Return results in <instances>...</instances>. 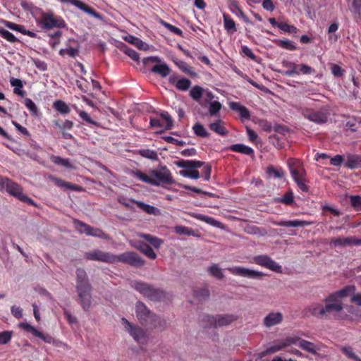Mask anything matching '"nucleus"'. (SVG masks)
Here are the masks:
<instances>
[{
	"mask_svg": "<svg viewBox=\"0 0 361 361\" xmlns=\"http://www.w3.org/2000/svg\"><path fill=\"white\" fill-rule=\"evenodd\" d=\"M355 286H347L343 288L335 291L326 297L323 302H313L304 310L306 317L314 316L317 318L329 317L330 315L338 314L343 310V299L353 292Z\"/></svg>",
	"mask_w": 361,
	"mask_h": 361,
	"instance_id": "1",
	"label": "nucleus"
},
{
	"mask_svg": "<svg viewBox=\"0 0 361 361\" xmlns=\"http://www.w3.org/2000/svg\"><path fill=\"white\" fill-rule=\"evenodd\" d=\"M75 289L78 296V302L84 311L89 312L92 307V287L86 271L81 268L76 270Z\"/></svg>",
	"mask_w": 361,
	"mask_h": 361,
	"instance_id": "2",
	"label": "nucleus"
},
{
	"mask_svg": "<svg viewBox=\"0 0 361 361\" xmlns=\"http://www.w3.org/2000/svg\"><path fill=\"white\" fill-rule=\"evenodd\" d=\"M36 23L44 30L66 27L65 20L61 17L55 16L52 12H43L39 18H36Z\"/></svg>",
	"mask_w": 361,
	"mask_h": 361,
	"instance_id": "3",
	"label": "nucleus"
},
{
	"mask_svg": "<svg viewBox=\"0 0 361 361\" xmlns=\"http://www.w3.org/2000/svg\"><path fill=\"white\" fill-rule=\"evenodd\" d=\"M131 286L152 301H161L166 297L165 293L159 288H155L152 286L142 281H133Z\"/></svg>",
	"mask_w": 361,
	"mask_h": 361,
	"instance_id": "4",
	"label": "nucleus"
},
{
	"mask_svg": "<svg viewBox=\"0 0 361 361\" xmlns=\"http://www.w3.org/2000/svg\"><path fill=\"white\" fill-rule=\"evenodd\" d=\"M237 319V317L234 314H216L204 315L202 319V324L206 328H217L228 326Z\"/></svg>",
	"mask_w": 361,
	"mask_h": 361,
	"instance_id": "5",
	"label": "nucleus"
},
{
	"mask_svg": "<svg viewBox=\"0 0 361 361\" xmlns=\"http://www.w3.org/2000/svg\"><path fill=\"white\" fill-rule=\"evenodd\" d=\"M121 324L136 343L142 345L147 343L148 336L142 328L133 324L124 317L121 319Z\"/></svg>",
	"mask_w": 361,
	"mask_h": 361,
	"instance_id": "6",
	"label": "nucleus"
},
{
	"mask_svg": "<svg viewBox=\"0 0 361 361\" xmlns=\"http://www.w3.org/2000/svg\"><path fill=\"white\" fill-rule=\"evenodd\" d=\"M150 175L152 176V180L157 184L154 186H160L162 184L171 185L174 183L171 173L166 166H160L157 169L150 171Z\"/></svg>",
	"mask_w": 361,
	"mask_h": 361,
	"instance_id": "7",
	"label": "nucleus"
},
{
	"mask_svg": "<svg viewBox=\"0 0 361 361\" xmlns=\"http://www.w3.org/2000/svg\"><path fill=\"white\" fill-rule=\"evenodd\" d=\"M84 258L87 260L97 261L108 264L115 263V255L99 249L92 250L85 252Z\"/></svg>",
	"mask_w": 361,
	"mask_h": 361,
	"instance_id": "8",
	"label": "nucleus"
},
{
	"mask_svg": "<svg viewBox=\"0 0 361 361\" xmlns=\"http://www.w3.org/2000/svg\"><path fill=\"white\" fill-rule=\"evenodd\" d=\"M227 269L233 275L239 276L250 279L260 280L265 276V274L262 271L240 266L228 267Z\"/></svg>",
	"mask_w": 361,
	"mask_h": 361,
	"instance_id": "9",
	"label": "nucleus"
},
{
	"mask_svg": "<svg viewBox=\"0 0 361 361\" xmlns=\"http://www.w3.org/2000/svg\"><path fill=\"white\" fill-rule=\"evenodd\" d=\"M123 262L132 267H141L145 260L134 252H126L118 255H115V263Z\"/></svg>",
	"mask_w": 361,
	"mask_h": 361,
	"instance_id": "10",
	"label": "nucleus"
},
{
	"mask_svg": "<svg viewBox=\"0 0 361 361\" xmlns=\"http://www.w3.org/2000/svg\"><path fill=\"white\" fill-rule=\"evenodd\" d=\"M255 264L269 269L276 273L282 272V267L276 262L273 260L270 257L266 255H260L254 257L253 258Z\"/></svg>",
	"mask_w": 361,
	"mask_h": 361,
	"instance_id": "11",
	"label": "nucleus"
},
{
	"mask_svg": "<svg viewBox=\"0 0 361 361\" xmlns=\"http://www.w3.org/2000/svg\"><path fill=\"white\" fill-rule=\"evenodd\" d=\"M302 115L306 119L318 125L324 124L328 121L327 114L309 108L303 109L302 110Z\"/></svg>",
	"mask_w": 361,
	"mask_h": 361,
	"instance_id": "12",
	"label": "nucleus"
},
{
	"mask_svg": "<svg viewBox=\"0 0 361 361\" xmlns=\"http://www.w3.org/2000/svg\"><path fill=\"white\" fill-rule=\"evenodd\" d=\"M301 340L302 338L298 336H288L283 340L276 342L274 345L268 348L266 352L267 353H273L290 345H296L298 346L299 341Z\"/></svg>",
	"mask_w": 361,
	"mask_h": 361,
	"instance_id": "13",
	"label": "nucleus"
},
{
	"mask_svg": "<svg viewBox=\"0 0 361 361\" xmlns=\"http://www.w3.org/2000/svg\"><path fill=\"white\" fill-rule=\"evenodd\" d=\"M136 317L140 324L145 326L152 319L153 313L142 302H137L135 306Z\"/></svg>",
	"mask_w": 361,
	"mask_h": 361,
	"instance_id": "14",
	"label": "nucleus"
},
{
	"mask_svg": "<svg viewBox=\"0 0 361 361\" xmlns=\"http://www.w3.org/2000/svg\"><path fill=\"white\" fill-rule=\"evenodd\" d=\"M287 165L292 178H295L300 176H306V171L304 169L303 163L300 160L295 158H290L288 159Z\"/></svg>",
	"mask_w": 361,
	"mask_h": 361,
	"instance_id": "15",
	"label": "nucleus"
},
{
	"mask_svg": "<svg viewBox=\"0 0 361 361\" xmlns=\"http://www.w3.org/2000/svg\"><path fill=\"white\" fill-rule=\"evenodd\" d=\"M61 3H69L75 7L78 8L79 9L82 10L85 13L92 16V17L99 19L102 20V16L95 11L94 9H92L90 6H87L85 3L82 2L80 0H58Z\"/></svg>",
	"mask_w": 361,
	"mask_h": 361,
	"instance_id": "16",
	"label": "nucleus"
},
{
	"mask_svg": "<svg viewBox=\"0 0 361 361\" xmlns=\"http://www.w3.org/2000/svg\"><path fill=\"white\" fill-rule=\"evenodd\" d=\"M18 326L25 331L32 334L35 336L39 338L45 343H51L53 341V338L51 336L44 335L42 332L39 331L36 328L27 322L20 323Z\"/></svg>",
	"mask_w": 361,
	"mask_h": 361,
	"instance_id": "17",
	"label": "nucleus"
},
{
	"mask_svg": "<svg viewBox=\"0 0 361 361\" xmlns=\"http://www.w3.org/2000/svg\"><path fill=\"white\" fill-rule=\"evenodd\" d=\"M330 244L334 247H340V246H348V245H361V238H356L354 237H348V238H332Z\"/></svg>",
	"mask_w": 361,
	"mask_h": 361,
	"instance_id": "18",
	"label": "nucleus"
},
{
	"mask_svg": "<svg viewBox=\"0 0 361 361\" xmlns=\"http://www.w3.org/2000/svg\"><path fill=\"white\" fill-rule=\"evenodd\" d=\"M283 314L281 312H271L264 318V325L267 328L281 324L283 321Z\"/></svg>",
	"mask_w": 361,
	"mask_h": 361,
	"instance_id": "19",
	"label": "nucleus"
},
{
	"mask_svg": "<svg viewBox=\"0 0 361 361\" xmlns=\"http://www.w3.org/2000/svg\"><path fill=\"white\" fill-rule=\"evenodd\" d=\"M311 222L307 221H302L298 219L294 220H281L273 221V224L278 226H284L288 228H295L298 226H306L311 225Z\"/></svg>",
	"mask_w": 361,
	"mask_h": 361,
	"instance_id": "20",
	"label": "nucleus"
},
{
	"mask_svg": "<svg viewBox=\"0 0 361 361\" xmlns=\"http://www.w3.org/2000/svg\"><path fill=\"white\" fill-rule=\"evenodd\" d=\"M145 326H147L151 329H157L159 331H162L166 327V322L164 318L153 314L152 319H149Z\"/></svg>",
	"mask_w": 361,
	"mask_h": 361,
	"instance_id": "21",
	"label": "nucleus"
},
{
	"mask_svg": "<svg viewBox=\"0 0 361 361\" xmlns=\"http://www.w3.org/2000/svg\"><path fill=\"white\" fill-rule=\"evenodd\" d=\"M281 64L283 67L287 68L286 71H279L282 75L288 77L299 75L300 72L297 70L298 65L295 63L288 60H283Z\"/></svg>",
	"mask_w": 361,
	"mask_h": 361,
	"instance_id": "22",
	"label": "nucleus"
},
{
	"mask_svg": "<svg viewBox=\"0 0 361 361\" xmlns=\"http://www.w3.org/2000/svg\"><path fill=\"white\" fill-rule=\"evenodd\" d=\"M345 166L350 169L361 168V155L348 154L346 155Z\"/></svg>",
	"mask_w": 361,
	"mask_h": 361,
	"instance_id": "23",
	"label": "nucleus"
},
{
	"mask_svg": "<svg viewBox=\"0 0 361 361\" xmlns=\"http://www.w3.org/2000/svg\"><path fill=\"white\" fill-rule=\"evenodd\" d=\"M229 107L231 110L238 112L241 118L249 119L250 118L249 110L239 102H229Z\"/></svg>",
	"mask_w": 361,
	"mask_h": 361,
	"instance_id": "24",
	"label": "nucleus"
},
{
	"mask_svg": "<svg viewBox=\"0 0 361 361\" xmlns=\"http://www.w3.org/2000/svg\"><path fill=\"white\" fill-rule=\"evenodd\" d=\"M4 190H6L11 195L19 198L20 195L23 193L21 187L15 182H13L8 178V181L6 183Z\"/></svg>",
	"mask_w": 361,
	"mask_h": 361,
	"instance_id": "25",
	"label": "nucleus"
},
{
	"mask_svg": "<svg viewBox=\"0 0 361 361\" xmlns=\"http://www.w3.org/2000/svg\"><path fill=\"white\" fill-rule=\"evenodd\" d=\"M211 130L221 136H226L228 130L224 127V122L221 119H217L215 122L209 125Z\"/></svg>",
	"mask_w": 361,
	"mask_h": 361,
	"instance_id": "26",
	"label": "nucleus"
},
{
	"mask_svg": "<svg viewBox=\"0 0 361 361\" xmlns=\"http://www.w3.org/2000/svg\"><path fill=\"white\" fill-rule=\"evenodd\" d=\"M169 81L171 84L175 85L176 88L180 91H186L191 85V81L188 78H182L176 81L175 78L170 77Z\"/></svg>",
	"mask_w": 361,
	"mask_h": 361,
	"instance_id": "27",
	"label": "nucleus"
},
{
	"mask_svg": "<svg viewBox=\"0 0 361 361\" xmlns=\"http://www.w3.org/2000/svg\"><path fill=\"white\" fill-rule=\"evenodd\" d=\"M137 235L147 240L156 249H159L164 243V240L162 239L150 234L140 233Z\"/></svg>",
	"mask_w": 361,
	"mask_h": 361,
	"instance_id": "28",
	"label": "nucleus"
},
{
	"mask_svg": "<svg viewBox=\"0 0 361 361\" xmlns=\"http://www.w3.org/2000/svg\"><path fill=\"white\" fill-rule=\"evenodd\" d=\"M230 149L233 152L246 154L249 156H254V150L249 146L244 144H234L230 146Z\"/></svg>",
	"mask_w": 361,
	"mask_h": 361,
	"instance_id": "29",
	"label": "nucleus"
},
{
	"mask_svg": "<svg viewBox=\"0 0 361 361\" xmlns=\"http://www.w3.org/2000/svg\"><path fill=\"white\" fill-rule=\"evenodd\" d=\"M135 247L139 250L142 253H143L145 256L151 259H154L157 258V254L154 252L152 248L143 242H139L137 245Z\"/></svg>",
	"mask_w": 361,
	"mask_h": 361,
	"instance_id": "30",
	"label": "nucleus"
},
{
	"mask_svg": "<svg viewBox=\"0 0 361 361\" xmlns=\"http://www.w3.org/2000/svg\"><path fill=\"white\" fill-rule=\"evenodd\" d=\"M151 71L159 75L162 78H165L169 75L171 69L166 63H158L154 66Z\"/></svg>",
	"mask_w": 361,
	"mask_h": 361,
	"instance_id": "31",
	"label": "nucleus"
},
{
	"mask_svg": "<svg viewBox=\"0 0 361 361\" xmlns=\"http://www.w3.org/2000/svg\"><path fill=\"white\" fill-rule=\"evenodd\" d=\"M350 11L356 22L361 20V0H352Z\"/></svg>",
	"mask_w": 361,
	"mask_h": 361,
	"instance_id": "32",
	"label": "nucleus"
},
{
	"mask_svg": "<svg viewBox=\"0 0 361 361\" xmlns=\"http://www.w3.org/2000/svg\"><path fill=\"white\" fill-rule=\"evenodd\" d=\"M51 180L53 181V183L60 187V188H64L66 189H70L75 191H80V187L76 185L71 184L68 182H66L60 178H56V177H51Z\"/></svg>",
	"mask_w": 361,
	"mask_h": 361,
	"instance_id": "33",
	"label": "nucleus"
},
{
	"mask_svg": "<svg viewBox=\"0 0 361 361\" xmlns=\"http://www.w3.org/2000/svg\"><path fill=\"white\" fill-rule=\"evenodd\" d=\"M125 40L128 42L136 46L140 50H147L149 47L148 44L145 42L142 41L140 38L133 35H128L125 38Z\"/></svg>",
	"mask_w": 361,
	"mask_h": 361,
	"instance_id": "34",
	"label": "nucleus"
},
{
	"mask_svg": "<svg viewBox=\"0 0 361 361\" xmlns=\"http://www.w3.org/2000/svg\"><path fill=\"white\" fill-rule=\"evenodd\" d=\"M10 83L12 87H13V92L19 95L22 97L25 96V91L23 90V82L18 78H11L10 80Z\"/></svg>",
	"mask_w": 361,
	"mask_h": 361,
	"instance_id": "35",
	"label": "nucleus"
},
{
	"mask_svg": "<svg viewBox=\"0 0 361 361\" xmlns=\"http://www.w3.org/2000/svg\"><path fill=\"white\" fill-rule=\"evenodd\" d=\"M174 63L179 68V69L190 76L195 77L197 75V73L192 71V68L186 62L176 59L174 61Z\"/></svg>",
	"mask_w": 361,
	"mask_h": 361,
	"instance_id": "36",
	"label": "nucleus"
},
{
	"mask_svg": "<svg viewBox=\"0 0 361 361\" xmlns=\"http://www.w3.org/2000/svg\"><path fill=\"white\" fill-rule=\"evenodd\" d=\"M298 347L312 354L317 353V348L314 343L310 341L302 339L301 341H299Z\"/></svg>",
	"mask_w": 361,
	"mask_h": 361,
	"instance_id": "37",
	"label": "nucleus"
},
{
	"mask_svg": "<svg viewBox=\"0 0 361 361\" xmlns=\"http://www.w3.org/2000/svg\"><path fill=\"white\" fill-rule=\"evenodd\" d=\"M245 231L250 235H257L259 236H264L267 234L265 228H259L255 225H248L245 227Z\"/></svg>",
	"mask_w": 361,
	"mask_h": 361,
	"instance_id": "38",
	"label": "nucleus"
},
{
	"mask_svg": "<svg viewBox=\"0 0 361 361\" xmlns=\"http://www.w3.org/2000/svg\"><path fill=\"white\" fill-rule=\"evenodd\" d=\"M208 273L214 278L221 280L224 277L221 268L217 264H212L207 268Z\"/></svg>",
	"mask_w": 361,
	"mask_h": 361,
	"instance_id": "39",
	"label": "nucleus"
},
{
	"mask_svg": "<svg viewBox=\"0 0 361 361\" xmlns=\"http://www.w3.org/2000/svg\"><path fill=\"white\" fill-rule=\"evenodd\" d=\"M50 159L55 164L63 166L66 169H71L74 168L68 159H63L59 156L52 155Z\"/></svg>",
	"mask_w": 361,
	"mask_h": 361,
	"instance_id": "40",
	"label": "nucleus"
},
{
	"mask_svg": "<svg viewBox=\"0 0 361 361\" xmlns=\"http://www.w3.org/2000/svg\"><path fill=\"white\" fill-rule=\"evenodd\" d=\"M267 173L274 178H282L285 176V173L281 168H275L273 166H269L267 169Z\"/></svg>",
	"mask_w": 361,
	"mask_h": 361,
	"instance_id": "41",
	"label": "nucleus"
},
{
	"mask_svg": "<svg viewBox=\"0 0 361 361\" xmlns=\"http://www.w3.org/2000/svg\"><path fill=\"white\" fill-rule=\"evenodd\" d=\"M137 153L141 157L152 161H157L158 159L157 152L153 149H141L138 151Z\"/></svg>",
	"mask_w": 361,
	"mask_h": 361,
	"instance_id": "42",
	"label": "nucleus"
},
{
	"mask_svg": "<svg viewBox=\"0 0 361 361\" xmlns=\"http://www.w3.org/2000/svg\"><path fill=\"white\" fill-rule=\"evenodd\" d=\"M192 130H193L195 135H196L198 137H208L209 136V133H208L207 129L204 128V126L202 124H201L200 123H196L192 126Z\"/></svg>",
	"mask_w": 361,
	"mask_h": 361,
	"instance_id": "43",
	"label": "nucleus"
},
{
	"mask_svg": "<svg viewBox=\"0 0 361 361\" xmlns=\"http://www.w3.org/2000/svg\"><path fill=\"white\" fill-rule=\"evenodd\" d=\"M53 107L62 114H67L70 112L68 104L62 100H56L54 102Z\"/></svg>",
	"mask_w": 361,
	"mask_h": 361,
	"instance_id": "44",
	"label": "nucleus"
},
{
	"mask_svg": "<svg viewBox=\"0 0 361 361\" xmlns=\"http://www.w3.org/2000/svg\"><path fill=\"white\" fill-rule=\"evenodd\" d=\"M192 216L195 219L206 222L212 226H219V224H220V223L218 221H216V219L211 216H208L201 214H193Z\"/></svg>",
	"mask_w": 361,
	"mask_h": 361,
	"instance_id": "45",
	"label": "nucleus"
},
{
	"mask_svg": "<svg viewBox=\"0 0 361 361\" xmlns=\"http://www.w3.org/2000/svg\"><path fill=\"white\" fill-rule=\"evenodd\" d=\"M174 231L179 235L195 236V231L191 228L184 226H176L174 227Z\"/></svg>",
	"mask_w": 361,
	"mask_h": 361,
	"instance_id": "46",
	"label": "nucleus"
},
{
	"mask_svg": "<svg viewBox=\"0 0 361 361\" xmlns=\"http://www.w3.org/2000/svg\"><path fill=\"white\" fill-rule=\"evenodd\" d=\"M160 118L164 122L165 129L170 130L173 126V119L167 111H161L159 114Z\"/></svg>",
	"mask_w": 361,
	"mask_h": 361,
	"instance_id": "47",
	"label": "nucleus"
},
{
	"mask_svg": "<svg viewBox=\"0 0 361 361\" xmlns=\"http://www.w3.org/2000/svg\"><path fill=\"white\" fill-rule=\"evenodd\" d=\"M75 228L80 233H85L87 235L90 230V226L78 219L73 220Z\"/></svg>",
	"mask_w": 361,
	"mask_h": 361,
	"instance_id": "48",
	"label": "nucleus"
},
{
	"mask_svg": "<svg viewBox=\"0 0 361 361\" xmlns=\"http://www.w3.org/2000/svg\"><path fill=\"white\" fill-rule=\"evenodd\" d=\"M204 89L199 85H195L190 90V96L195 101L198 102L202 97Z\"/></svg>",
	"mask_w": 361,
	"mask_h": 361,
	"instance_id": "49",
	"label": "nucleus"
},
{
	"mask_svg": "<svg viewBox=\"0 0 361 361\" xmlns=\"http://www.w3.org/2000/svg\"><path fill=\"white\" fill-rule=\"evenodd\" d=\"M136 204L140 209L148 214H155L158 210L157 207L141 201L136 202Z\"/></svg>",
	"mask_w": 361,
	"mask_h": 361,
	"instance_id": "50",
	"label": "nucleus"
},
{
	"mask_svg": "<svg viewBox=\"0 0 361 361\" xmlns=\"http://www.w3.org/2000/svg\"><path fill=\"white\" fill-rule=\"evenodd\" d=\"M135 177L138 178L140 180L150 184L152 185L157 184L156 182L152 180V176L151 175H147L140 171H137L135 173Z\"/></svg>",
	"mask_w": 361,
	"mask_h": 361,
	"instance_id": "51",
	"label": "nucleus"
},
{
	"mask_svg": "<svg viewBox=\"0 0 361 361\" xmlns=\"http://www.w3.org/2000/svg\"><path fill=\"white\" fill-rule=\"evenodd\" d=\"M117 201L118 203L121 204L122 205L130 209H133V207L130 203L136 204V202H138V200H136L133 198H128L124 195L118 196Z\"/></svg>",
	"mask_w": 361,
	"mask_h": 361,
	"instance_id": "52",
	"label": "nucleus"
},
{
	"mask_svg": "<svg viewBox=\"0 0 361 361\" xmlns=\"http://www.w3.org/2000/svg\"><path fill=\"white\" fill-rule=\"evenodd\" d=\"M222 105L219 101L209 102L208 111L210 116H216L221 109Z\"/></svg>",
	"mask_w": 361,
	"mask_h": 361,
	"instance_id": "53",
	"label": "nucleus"
},
{
	"mask_svg": "<svg viewBox=\"0 0 361 361\" xmlns=\"http://www.w3.org/2000/svg\"><path fill=\"white\" fill-rule=\"evenodd\" d=\"M341 350L349 359L354 361H361V359L353 352L350 346H343L341 348Z\"/></svg>",
	"mask_w": 361,
	"mask_h": 361,
	"instance_id": "54",
	"label": "nucleus"
},
{
	"mask_svg": "<svg viewBox=\"0 0 361 361\" xmlns=\"http://www.w3.org/2000/svg\"><path fill=\"white\" fill-rule=\"evenodd\" d=\"M223 17L225 29L228 32H235L236 29L234 20L232 18H231L228 15L226 14H224Z\"/></svg>",
	"mask_w": 361,
	"mask_h": 361,
	"instance_id": "55",
	"label": "nucleus"
},
{
	"mask_svg": "<svg viewBox=\"0 0 361 361\" xmlns=\"http://www.w3.org/2000/svg\"><path fill=\"white\" fill-rule=\"evenodd\" d=\"M277 44L288 50L293 51L297 49V47L293 42L289 39H279L277 41Z\"/></svg>",
	"mask_w": 361,
	"mask_h": 361,
	"instance_id": "56",
	"label": "nucleus"
},
{
	"mask_svg": "<svg viewBox=\"0 0 361 361\" xmlns=\"http://www.w3.org/2000/svg\"><path fill=\"white\" fill-rule=\"evenodd\" d=\"M24 104L26 108L30 111L32 115L37 116L38 109L34 102L30 98H25L24 99Z\"/></svg>",
	"mask_w": 361,
	"mask_h": 361,
	"instance_id": "57",
	"label": "nucleus"
},
{
	"mask_svg": "<svg viewBox=\"0 0 361 361\" xmlns=\"http://www.w3.org/2000/svg\"><path fill=\"white\" fill-rule=\"evenodd\" d=\"M2 23L8 29L10 30H14V31H17L18 32H20V33H23V31H24V29H25V27L23 25H18V24H16L13 22H10V21H8V20H3L2 21Z\"/></svg>",
	"mask_w": 361,
	"mask_h": 361,
	"instance_id": "58",
	"label": "nucleus"
},
{
	"mask_svg": "<svg viewBox=\"0 0 361 361\" xmlns=\"http://www.w3.org/2000/svg\"><path fill=\"white\" fill-rule=\"evenodd\" d=\"M0 36L4 39H6L9 42H16L18 39L14 36L13 34L8 31L7 30L0 27Z\"/></svg>",
	"mask_w": 361,
	"mask_h": 361,
	"instance_id": "59",
	"label": "nucleus"
},
{
	"mask_svg": "<svg viewBox=\"0 0 361 361\" xmlns=\"http://www.w3.org/2000/svg\"><path fill=\"white\" fill-rule=\"evenodd\" d=\"M277 27H279L281 30L288 32V33H296L298 29L294 25H290L285 22H280L279 25H277Z\"/></svg>",
	"mask_w": 361,
	"mask_h": 361,
	"instance_id": "60",
	"label": "nucleus"
},
{
	"mask_svg": "<svg viewBox=\"0 0 361 361\" xmlns=\"http://www.w3.org/2000/svg\"><path fill=\"white\" fill-rule=\"evenodd\" d=\"M293 179L302 191L307 192L309 190V188L306 185L305 176H300Z\"/></svg>",
	"mask_w": 361,
	"mask_h": 361,
	"instance_id": "61",
	"label": "nucleus"
},
{
	"mask_svg": "<svg viewBox=\"0 0 361 361\" xmlns=\"http://www.w3.org/2000/svg\"><path fill=\"white\" fill-rule=\"evenodd\" d=\"M350 204L356 211L361 210V196L360 195H350L349 196Z\"/></svg>",
	"mask_w": 361,
	"mask_h": 361,
	"instance_id": "62",
	"label": "nucleus"
},
{
	"mask_svg": "<svg viewBox=\"0 0 361 361\" xmlns=\"http://www.w3.org/2000/svg\"><path fill=\"white\" fill-rule=\"evenodd\" d=\"M195 296L200 300H203L209 298V291L207 288H200L194 290Z\"/></svg>",
	"mask_w": 361,
	"mask_h": 361,
	"instance_id": "63",
	"label": "nucleus"
},
{
	"mask_svg": "<svg viewBox=\"0 0 361 361\" xmlns=\"http://www.w3.org/2000/svg\"><path fill=\"white\" fill-rule=\"evenodd\" d=\"M122 50L131 59H133L135 61H139V59H140L139 54L134 49H133L130 47H128L126 46H124Z\"/></svg>",
	"mask_w": 361,
	"mask_h": 361,
	"instance_id": "64",
	"label": "nucleus"
}]
</instances>
